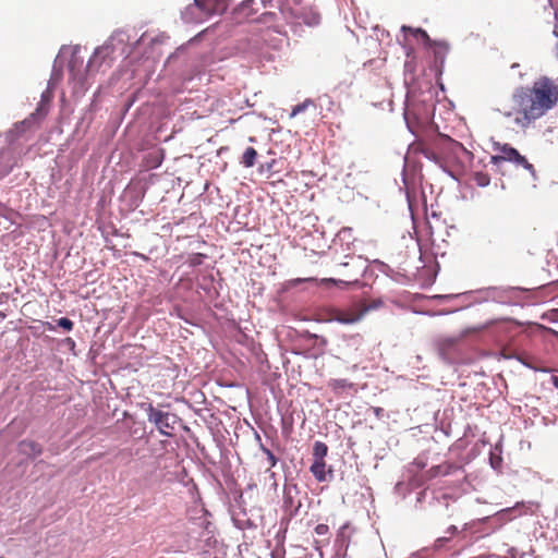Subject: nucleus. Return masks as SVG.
<instances>
[{
  "label": "nucleus",
  "instance_id": "27",
  "mask_svg": "<svg viewBox=\"0 0 558 558\" xmlns=\"http://www.w3.org/2000/svg\"><path fill=\"white\" fill-rule=\"evenodd\" d=\"M414 464L417 465V468H424L425 464L423 462L414 461Z\"/></svg>",
  "mask_w": 558,
  "mask_h": 558
},
{
  "label": "nucleus",
  "instance_id": "21",
  "mask_svg": "<svg viewBox=\"0 0 558 558\" xmlns=\"http://www.w3.org/2000/svg\"><path fill=\"white\" fill-rule=\"evenodd\" d=\"M361 308H367V312L372 311V310H376L378 308L379 306H381L383 302L380 300H377V301H372L371 303H359Z\"/></svg>",
  "mask_w": 558,
  "mask_h": 558
},
{
  "label": "nucleus",
  "instance_id": "29",
  "mask_svg": "<svg viewBox=\"0 0 558 558\" xmlns=\"http://www.w3.org/2000/svg\"><path fill=\"white\" fill-rule=\"evenodd\" d=\"M68 341L74 345V341L72 340V338H68Z\"/></svg>",
  "mask_w": 558,
  "mask_h": 558
},
{
  "label": "nucleus",
  "instance_id": "12",
  "mask_svg": "<svg viewBox=\"0 0 558 558\" xmlns=\"http://www.w3.org/2000/svg\"><path fill=\"white\" fill-rule=\"evenodd\" d=\"M401 31L405 34H411L413 37L421 40L425 47L432 44L433 39H430L429 35L423 28H414L411 26L403 25L401 27Z\"/></svg>",
  "mask_w": 558,
  "mask_h": 558
},
{
  "label": "nucleus",
  "instance_id": "15",
  "mask_svg": "<svg viewBox=\"0 0 558 558\" xmlns=\"http://www.w3.org/2000/svg\"><path fill=\"white\" fill-rule=\"evenodd\" d=\"M328 453V446L323 441H316L313 447L314 461H325Z\"/></svg>",
  "mask_w": 558,
  "mask_h": 558
},
{
  "label": "nucleus",
  "instance_id": "2",
  "mask_svg": "<svg viewBox=\"0 0 558 558\" xmlns=\"http://www.w3.org/2000/svg\"><path fill=\"white\" fill-rule=\"evenodd\" d=\"M230 0H194L193 4L186 7L184 20L186 22H201L213 15H220L226 12Z\"/></svg>",
  "mask_w": 558,
  "mask_h": 558
},
{
  "label": "nucleus",
  "instance_id": "4",
  "mask_svg": "<svg viewBox=\"0 0 558 558\" xmlns=\"http://www.w3.org/2000/svg\"><path fill=\"white\" fill-rule=\"evenodd\" d=\"M497 150L499 154L496 156H492V162L494 165H499L502 161H510L526 170H533V166L527 161V159L509 144L499 145L497 147Z\"/></svg>",
  "mask_w": 558,
  "mask_h": 558
},
{
  "label": "nucleus",
  "instance_id": "5",
  "mask_svg": "<svg viewBox=\"0 0 558 558\" xmlns=\"http://www.w3.org/2000/svg\"><path fill=\"white\" fill-rule=\"evenodd\" d=\"M367 313V308H361L360 304H354L348 308H336L330 312V320L343 325H352L360 322Z\"/></svg>",
  "mask_w": 558,
  "mask_h": 558
},
{
  "label": "nucleus",
  "instance_id": "7",
  "mask_svg": "<svg viewBox=\"0 0 558 558\" xmlns=\"http://www.w3.org/2000/svg\"><path fill=\"white\" fill-rule=\"evenodd\" d=\"M147 416L150 423H154L158 430L163 435H170L168 429H173L175 424V416L157 410L153 404H148Z\"/></svg>",
  "mask_w": 558,
  "mask_h": 558
},
{
  "label": "nucleus",
  "instance_id": "25",
  "mask_svg": "<svg viewBox=\"0 0 558 558\" xmlns=\"http://www.w3.org/2000/svg\"><path fill=\"white\" fill-rule=\"evenodd\" d=\"M383 409L381 408H375L374 412L376 414V416H379L380 413H381Z\"/></svg>",
  "mask_w": 558,
  "mask_h": 558
},
{
  "label": "nucleus",
  "instance_id": "19",
  "mask_svg": "<svg viewBox=\"0 0 558 558\" xmlns=\"http://www.w3.org/2000/svg\"><path fill=\"white\" fill-rule=\"evenodd\" d=\"M260 449L262 451L266 454L267 457V461H268V464L269 466L267 468V471H269L271 468H274L277 462H278V459L276 458V456L272 453L271 450H269L268 448H266L264 445H260Z\"/></svg>",
  "mask_w": 558,
  "mask_h": 558
},
{
  "label": "nucleus",
  "instance_id": "6",
  "mask_svg": "<svg viewBox=\"0 0 558 558\" xmlns=\"http://www.w3.org/2000/svg\"><path fill=\"white\" fill-rule=\"evenodd\" d=\"M462 339L463 336H444L436 339L435 347L442 360L446 362L453 361Z\"/></svg>",
  "mask_w": 558,
  "mask_h": 558
},
{
  "label": "nucleus",
  "instance_id": "1",
  "mask_svg": "<svg viewBox=\"0 0 558 558\" xmlns=\"http://www.w3.org/2000/svg\"><path fill=\"white\" fill-rule=\"evenodd\" d=\"M512 110L506 117L515 114L514 122L521 129L529 128L558 104V81L548 76L537 78L531 87H519L512 94Z\"/></svg>",
  "mask_w": 558,
  "mask_h": 558
},
{
  "label": "nucleus",
  "instance_id": "23",
  "mask_svg": "<svg viewBox=\"0 0 558 558\" xmlns=\"http://www.w3.org/2000/svg\"><path fill=\"white\" fill-rule=\"evenodd\" d=\"M262 16H263V22H264V23H269L270 21H272V20H274V17L276 16V14H275V13H271V12H266V13H264Z\"/></svg>",
  "mask_w": 558,
  "mask_h": 558
},
{
  "label": "nucleus",
  "instance_id": "33",
  "mask_svg": "<svg viewBox=\"0 0 558 558\" xmlns=\"http://www.w3.org/2000/svg\"><path fill=\"white\" fill-rule=\"evenodd\" d=\"M555 14H556V17L558 19V9L556 10V13H555Z\"/></svg>",
  "mask_w": 558,
  "mask_h": 558
},
{
  "label": "nucleus",
  "instance_id": "18",
  "mask_svg": "<svg viewBox=\"0 0 558 558\" xmlns=\"http://www.w3.org/2000/svg\"><path fill=\"white\" fill-rule=\"evenodd\" d=\"M310 106H314V101L312 99H305L303 102L298 104L293 107L290 118L296 117L300 112L305 111Z\"/></svg>",
  "mask_w": 558,
  "mask_h": 558
},
{
  "label": "nucleus",
  "instance_id": "31",
  "mask_svg": "<svg viewBox=\"0 0 558 558\" xmlns=\"http://www.w3.org/2000/svg\"><path fill=\"white\" fill-rule=\"evenodd\" d=\"M556 386L558 387V378L555 379Z\"/></svg>",
  "mask_w": 558,
  "mask_h": 558
},
{
  "label": "nucleus",
  "instance_id": "28",
  "mask_svg": "<svg viewBox=\"0 0 558 558\" xmlns=\"http://www.w3.org/2000/svg\"><path fill=\"white\" fill-rule=\"evenodd\" d=\"M252 2H254V0H246L243 2V5H246L247 3H252Z\"/></svg>",
  "mask_w": 558,
  "mask_h": 558
},
{
  "label": "nucleus",
  "instance_id": "3",
  "mask_svg": "<svg viewBox=\"0 0 558 558\" xmlns=\"http://www.w3.org/2000/svg\"><path fill=\"white\" fill-rule=\"evenodd\" d=\"M348 260L338 265L339 281L345 284L354 283L367 269V259L362 256H347Z\"/></svg>",
  "mask_w": 558,
  "mask_h": 558
},
{
  "label": "nucleus",
  "instance_id": "26",
  "mask_svg": "<svg viewBox=\"0 0 558 558\" xmlns=\"http://www.w3.org/2000/svg\"><path fill=\"white\" fill-rule=\"evenodd\" d=\"M448 532L450 533H456L457 532V527L454 525H451L449 529H448Z\"/></svg>",
  "mask_w": 558,
  "mask_h": 558
},
{
  "label": "nucleus",
  "instance_id": "10",
  "mask_svg": "<svg viewBox=\"0 0 558 558\" xmlns=\"http://www.w3.org/2000/svg\"><path fill=\"white\" fill-rule=\"evenodd\" d=\"M327 386L337 396H340L348 390L354 389V384L345 378L330 379L328 381Z\"/></svg>",
  "mask_w": 558,
  "mask_h": 558
},
{
  "label": "nucleus",
  "instance_id": "17",
  "mask_svg": "<svg viewBox=\"0 0 558 558\" xmlns=\"http://www.w3.org/2000/svg\"><path fill=\"white\" fill-rule=\"evenodd\" d=\"M76 59H73L71 60L70 64H69V70H70V75L71 77L76 81V83L83 87L84 85V82H85V76L83 74H78L75 72V65H76Z\"/></svg>",
  "mask_w": 558,
  "mask_h": 558
},
{
  "label": "nucleus",
  "instance_id": "20",
  "mask_svg": "<svg viewBox=\"0 0 558 558\" xmlns=\"http://www.w3.org/2000/svg\"><path fill=\"white\" fill-rule=\"evenodd\" d=\"M58 326L65 329L66 331H71L73 329V322L66 317H61L58 319Z\"/></svg>",
  "mask_w": 558,
  "mask_h": 558
},
{
  "label": "nucleus",
  "instance_id": "24",
  "mask_svg": "<svg viewBox=\"0 0 558 558\" xmlns=\"http://www.w3.org/2000/svg\"><path fill=\"white\" fill-rule=\"evenodd\" d=\"M284 506H292V497L287 492L284 493Z\"/></svg>",
  "mask_w": 558,
  "mask_h": 558
},
{
  "label": "nucleus",
  "instance_id": "16",
  "mask_svg": "<svg viewBox=\"0 0 558 558\" xmlns=\"http://www.w3.org/2000/svg\"><path fill=\"white\" fill-rule=\"evenodd\" d=\"M472 180L477 186L485 187L490 183V178L486 172L477 171L472 175Z\"/></svg>",
  "mask_w": 558,
  "mask_h": 558
},
{
  "label": "nucleus",
  "instance_id": "14",
  "mask_svg": "<svg viewBox=\"0 0 558 558\" xmlns=\"http://www.w3.org/2000/svg\"><path fill=\"white\" fill-rule=\"evenodd\" d=\"M325 468V461H314L311 465V472L318 482H324L326 480Z\"/></svg>",
  "mask_w": 558,
  "mask_h": 558
},
{
  "label": "nucleus",
  "instance_id": "13",
  "mask_svg": "<svg viewBox=\"0 0 558 558\" xmlns=\"http://www.w3.org/2000/svg\"><path fill=\"white\" fill-rule=\"evenodd\" d=\"M256 158V149L254 147H247L242 155L241 163L246 168H251L255 165Z\"/></svg>",
  "mask_w": 558,
  "mask_h": 558
},
{
  "label": "nucleus",
  "instance_id": "11",
  "mask_svg": "<svg viewBox=\"0 0 558 558\" xmlns=\"http://www.w3.org/2000/svg\"><path fill=\"white\" fill-rule=\"evenodd\" d=\"M20 451L28 457H37L41 454L43 448L34 440H23L19 445Z\"/></svg>",
  "mask_w": 558,
  "mask_h": 558
},
{
  "label": "nucleus",
  "instance_id": "30",
  "mask_svg": "<svg viewBox=\"0 0 558 558\" xmlns=\"http://www.w3.org/2000/svg\"><path fill=\"white\" fill-rule=\"evenodd\" d=\"M317 22H318V16H316V17L314 19V23H317Z\"/></svg>",
  "mask_w": 558,
  "mask_h": 558
},
{
  "label": "nucleus",
  "instance_id": "9",
  "mask_svg": "<svg viewBox=\"0 0 558 558\" xmlns=\"http://www.w3.org/2000/svg\"><path fill=\"white\" fill-rule=\"evenodd\" d=\"M426 48L433 50L435 62L439 65H442L449 51V45L444 40H432V44H429Z\"/></svg>",
  "mask_w": 558,
  "mask_h": 558
},
{
  "label": "nucleus",
  "instance_id": "8",
  "mask_svg": "<svg viewBox=\"0 0 558 558\" xmlns=\"http://www.w3.org/2000/svg\"><path fill=\"white\" fill-rule=\"evenodd\" d=\"M104 65L110 68L111 59L109 58L108 48L99 47L94 51L93 56L88 60L86 72L87 74L98 72Z\"/></svg>",
  "mask_w": 558,
  "mask_h": 558
},
{
  "label": "nucleus",
  "instance_id": "32",
  "mask_svg": "<svg viewBox=\"0 0 558 558\" xmlns=\"http://www.w3.org/2000/svg\"><path fill=\"white\" fill-rule=\"evenodd\" d=\"M556 386L558 387V378L555 379Z\"/></svg>",
  "mask_w": 558,
  "mask_h": 558
},
{
  "label": "nucleus",
  "instance_id": "34",
  "mask_svg": "<svg viewBox=\"0 0 558 558\" xmlns=\"http://www.w3.org/2000/svg\"><path fill=\"white\" fill-rule=\"evenodd\" d=\"M294 2H300L301 0H293Z\"/></svg>",
  "mask_w": 558,
  "mask_h": 558
},
{
  "label": "nucleus",
  "instance_id": "22",
  "mask_svg": "<svg viewBox=\"0 0 558 558\" xmlns=\"http://www.w3.org/2000/svg\"><path fill=\"white\" fill-rule=\"evenodd\" d=\"M315 533L317 535H326L329 533V526L327 524H318L315 527Z\"/></svg>",
  "mask_w": 558,
  "mask_h": 558
}]
</instances>
